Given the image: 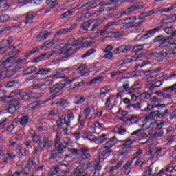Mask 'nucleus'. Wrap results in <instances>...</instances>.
I'll return each instance as SVG.
<instances>
[{"label": "nucleus", "instance_id": "obj_1", "mask_svg": "<svg viewBox=\"0 0 176 176\" xmlns=\"http://www.w3.org/2000/svg\"><path fill=\"white\" fill-rule=\"evenodd\" d=\"M105 137H107V135L105 133H102L96 139V144H102L103 142H106V146L100 149L98 159L87 164V168H89L91 171L95 170L92 176H100V170H101V165L100 163H101V162H104V160H105L107 157H109V156H111L112 150L109 149L116 145V136H113L112 138L109 140L105 138Z\"/></svg>", "mask_w": 176, "mask_h": 176}, {"label": "nucleus", "instance_id": "obj_2", "mask_svg": "<svg viewBox=\"0 0 176 176\" xmlns=\"http://www.w3.org/2000/svg\"><path fill=\"white\" fill-rule=\"evenodd\" d=\"M34 144H38V148L41 149V152L43 151V148H52V142L49 139L43 135H37L34 139Z\"/></svg>", "mask_w": 176, "mask_h": 176}, {"label": "nucleus", "instance_id": "obj_3", "mask_svg": "<svg viewBox=\"0 0 176 176\" xmlns=\"http://www.w3.org/2000/svg\"><path fill=\"white\" fill-rule=\"evenodd\" d=\"M137 20V17L135 16H130L129 18H126L122 21V24H125L124 25L126 28H131V27H141L142 23L145 21V20H142L140 22L134 23Z\"/></svg>", "mask_w": 176, "mask_h": 176}, {"label": "nucleus", "instance_id": "obj_4", "mask_svg": "<svg viewBox=\"0 0 176 176\" xmlns=\"http://www.w3.org/2000/svg\"><path fill=\"white\" fill-rule=\"evenodd\" d=\"M75 165L76 170L70 176H90L87 173L83 175L85 173V165L82 164V161L76 162Z\"/></svg>", "mask_w": 176, "mask_h": 176}, {"label": "nucleus", "instance_id": "obj_5", "mask_svg": "<svg viewBox=\"0 0 176 176\" xmlns=\"http://www.w3.org/2000/svg\"><path fill=\"white\" fill-rule=\"evenodd\" d=\"M164 27V26L163 25H161L160 26L156 27L154 29H151L146 31V33L141 36L140 41H145V39H148V38H151V36H152V34H156V32H159L160 31H162Z\"/></svg>", "mask_w": 176, "mask_h": 176}, {"label": "nucleus", "instance_id": "obj_6", "mask_svg": "<svg viewBox=\"0 0 176 176\" xmlns=\"http://www.w3.org/2000/svg\"><path fill=\"white\" fill-rule=\"evenodd\" d=\"M50 159L54 160L57 163H63L64 162V155L61 154V153H56V151H51V154L50 155Z\"/></svg>", "mask_w": 176, "mask_h": 176}, {"label": "nucleus", "instance_id": "obj_7", "mask_svg": "<svg viewBox=\"0 0 176 176\" xmlns=\"http://www.w3.org/2000/svg\"><path fill=\"white\" fill-rule=\"evenodd\" d=\"M76 27H78V25L77 24H73L69 28L60 29L59 31H58L54 34V37L57 38V36H60V35H64L65 34H68V32H71L72 30H74V28H75Z\"/></svg>", "mask_w": 176, "mask_h": 176}, {"label": "nucleus", "instance_id": "obj_8", "mask_svg": "<svg viewBox=\"0 0 176 176\" xmlns=\"http://www.w3.org/2000/svg\"><path fill=\"white\" fill-rule=\"evenodd\" d=\"M164 134V132L163 131H156L154 129H151L148 132V135L150 136V138L153 140V141H155L157 140L160 137H163Z\"/></svg>", "mask_w": 176, "mask_h": 176}, {"label": "nucleus", "instance_id": "obj_9", "mask_svg": "<svg viewBox=\"0 0 176 176\" xmlns=\"http://www.w3.org/2000/svg\"><path fill=\"white\" fill-rule=\"evenodd\" d=\"M10 67V65H9L8 60L6 58H2L0 62V74L1 75L2 78V74L3 72H6L8 71V68Z\"/></svg>", "mask_w": 176, "mask_h": 176}, {"label": "nucleus", "instance_id": "obj_10", "mask_svg": "<svg viewBox=\"0 0 176 176\" xmlns=\"http://www.w3.org/2000/svg\"><path fill=\"white\" fill-rule=\"evenodd\" d=\"M80 45V40L76 39L74 37L68 38L65 43V46H73L74 47H78V45Z\"/></svg>", "mask_w": 176, "mask_h": 176}, {"label": "nucleus", "instance_id": "obj_11", "mask_svg": "<svg viewBox=\"0 0 176 176\" xmlns=\"http://www.w3.org/2000/svg\"><path fill=\"white\" fill-rule=\"evenodd\" d=\"M94 112V106H89L84 110L85 115V119H91L93 118V113Z\"/></svg>", "mask_w": 176, "mask_h": 176}, {"label": "nucleus", "instance_id": "obj_12", "mask_svg": "<svg viewBox=\"0 0 176 176\" xmlns=\"http://www.w3.org/2000/svg\"><path fill=\"white\" fill-rule=\"evenodd\" d=\"M139 120H141V117L138 116H133L130 118H126L124 120V123H126V124H129V126H131V124H133V123L137 124Z\"/></svg>", "mask_w": 176, "mask_h": 176}, {"label": "nucleus", "instance_id": "obj_13", "mask_svg": "<svg viewBox=\"0 0 176 176\" xmlns=\"http://www.w3.org/2000/svg\"><path fill=\"white\" fill-rule=\"evenodd\" d=\"M12 42H13V38L9 37L7 40L4 39L0 42V52L3 49H6V47H9L10 45H12Z\"/></svg>", "mask_w": 176, "mask_h": 176}, {"label": "nucleus", "instance_id": "obj_14", "mask_svg": "<svg viewBox=\"0 0 176 176\" xmlns=\"http://www.w3.org/2000/svg\"><path fill=\"white\" fill-rule=\"evenodd\" d=\"M150 56H153V57H157L158 58H163L167 57V54L166 51L157 52L153 51L151 52Z\"/></svg>", "mask_w": 176, "mask_h": 176}, {"label": "nucleus", "instance_id": "obj_15", "mask_svg": "<svg viewBox=\"0 0 176 176\" xmlns=\"http://www.w3.org/2000/svg\"><path fill=\"white\" fill-rule=\"evenodd\" d=\"M50 35V33L47 30H45L44 32H40L36 38L37 42H41L42 39H46Z\"/></svg>", "mask_w": 176, "mask_h": 176}, {"label": "nucleus", "instance_id": "obj_16", "mask_svg": "<svg viewBox=\"0 0 176 176\" xmlns=\"http://www.w3.org/2000/svg\"><path fill=\"white\" fill-rule=\"evenodd\" d=\"M147 105L146 108H144L143 109V111H144V112H149V111H151V109H153V107H155V108H157L158 109H160L161 108H164V107H166V105L164 104H155L153 105H151L149 104H147L146 102V104Z\"/></svg>", "mask_w": 176, "mask_h": 176}, {"label": "nucleus", "instance_id": "obj_17", "mask_svg": "<svg viewBox=\"0 0 176 176\" xmlns=\"http://www.w3.org/2000/svg\"><path fill=\"white\" fill-rule=\"evenodd\" d=\"M86 98L82 96H77L74 97V104L76 105H82V102H85Z\"/></svg>", "mask_w": 176, "mask_h": 176}, {"label": "nucleus", "instance_id": "obj_18", "mask_svg": "<svg viewBox=\"0 0 176 176\" xmlns=\"http://www.w3.org/2000/svg\"><path fill=\"white\" fill-rule=\"evenodd\" d=\"M146 104V102H140L137 104H129L127 108L130 109L131 107L134 108V109H141V108H144V105Z\"/></svg>", "mask_w": 176, "mask_h": 176}, {"label": "nucleus", "instance_id": "obj_19", "mask_svg": "<svg viewBox=\"0 0 176 176\" xmlns=\"http://www.w3.org/2000/svg\"><path fill=\"white\" fill-rule=\"evenodd\" d=\"M20 66L14 67L12 69L9 70L7 74H6V78H10V76H13L16 72H18V71H20Z\"/></svg>", "mask_w": 176, "mask_h": 176}, {"label": "nucleus", "instance_id": "obj_20", "mask_svg": "<svg viewBox=\"0 0 176 176\" xmlns=\"http://www.w3.org/2000/svg\"><path fill=\"white\" fill-rule=\"evenodd\" d=\"M37 68L35 66H30L23 70L24 75H30V74H34V72H36Z\"/></svg>", "mask_w": 176, "mask_h": 176}, {"label": "nucleus", "instance_id": "obj_21", "mask_svg": "<svg viewBox=\"0 0 176 176\" xmlns=\"http://www.w3.org/2000/svg\"><path fill=\"white\" fill-rule=\"evenodd\" d=\"M144 50V45H135L132 50L131 53H135V54H138L140 52Z\"/></svg>", "mask_w": 176, "mask_h": 176}, {"label": "nucleus", "instance_id": "obj_22", "mask_svg": "<svg viewBox=\"0 0 176 176\" xmlns=\"http://www.w3.org/2000/svg\"><path fill=\"white\" fill-rule=\"evenodd\" d=\"M49 72H52V69L50 68H43L40 69L36 73V75H49Z\"/></svg>", "mask_w": 176, "mask_h": 176}, {"label": "nucleus", "instance_id": "obj_23", "mask_svg": "<svg viewBox=\"0 0 176 176\" xmlns=\"http://www.w3.org/2000/svg\"><path fill=\"white\" fill-rule=\"evenodd\" d=\"M30 121V117L28 116H20V125L21 126H25L27 123Z\"/></svg>", "mask_w": 176, "mask_h": 176}, {"label": "nucleus", "instance_id": "obj_24", "mask_svg": "<svg viewBox=\"0 0 176 176\" xmlns=\"http://www.w3.org/2000/svg\"><path fill=\"white\" fill-rule=\"evenodd\" d=\"M60 94H62L60 91L55 92L54 94L50 96L49 98L45 99L43 102V104H46V102H49L50 100H54V98H56V97H58V96H60Z\"/></svg>", "mask_w": 176, "mask_h": 176}, {"label": "nucleus", "instance_id": "obj_25", "mask_svg": "<svg viewBox=\"0 0 176 176\" xmlns=\"http://www.w3.org/2000/svg\"><path fill=\"white\" fill-rule=\"evenodd\" d=\"M35 166H36V162H35V161L29 160L28 161V166L25 167V171L30 173V171H31V167H35Z\"/></svg>", "mask_w": 176, "mask_h": 176}, {"label": "nucleus", "instance_id": "obj_26", "mask_svg": "<svg viewBox=\"0 0 176 176\" xmlns=\"http://www.w3.org/2000/svg\"><path fill=\"white\" fill-rule=\"evenodd\" d=\"M60 52L63 54H65L67 53H70V54H72L75 52V50L72 47H70L69 48H67V47H63L60 48Z\"/></svg>", "mask_w": 176, "mask_h": 176}, {"label": "nucleus", "instance_id": "obj_27", "mask_svg": "<svg viewBox=\"0 0 176 176\" xmlns=\"http://www.w3.org/2000/svg\"><path fill=\"white\" fill-rule=\"evenodd\" d=\"M135 142V140L134 139H126L122 141V146H129L130 145H133Z\"/></svg>", "mask_w": 176, "mask_h": 176}, {"label": "nucleus", "instance_id": "obj_28", "mask_svg": "<svg viewBox=\"0 0 176 176\" xmlns=\"http://www.w3.org/2000/svg\"><path fill=\"white\" fill-rule=\"evenodd\" d=\"M35 16H36L35 14H28L24 20V23L25 24H30L32 20H34V19H35Z\"/></svg>", "mask_w": 176, "mask_h": 176}, {"label": "nucleus", "instance_id": "obj_29", "mask_svg": "<svg viewBox=\"0 0 176 176\" xmlns=\"http://www.w3.org/2000/svg\"><path fill=\"white\" fill-rule=\"evenodd\" d=\"M157 113H159V111H151L150 113V114L147 115L146 117H145V122H148L149 119H153V118H155V116H157Z\"/></svg>", "mask_w": 176, "mask_h": 176}, {"label": "nucleus", "instance_id": "obj_30", "mask_svg": "<svg viewBox=\"0 0 176 176\" xmlns=\"http://www.w3.org/2000/svg\"><path fill=\"white\" fill-rule=\"evenodd\" d=\"M46 3L50 6L51 9H54L58 5V0H47Z\"/></svg>", "mask_w": 176, "mask_h": 176}, {"label": "nucleus", "instance_id": "obj_31", "mask_svg": "<svg viewBox=\"0 0 176 176\" xmlns=\"http://www.w3.org/2000/svg\"><path fill=\"white\" fill-rule=\"evenodd\" d=\"M56 104L63 107V108H65V107L68 105V100L65 98H61L58 102H56Z\"/></svg>", "mask_w": 176, "mask_h": 176}, {"label": "nucleus", "instance_id": "obj_32", "mask_svg": "<svg viewBox=\"0 0 176 176\" xmlns=\"http://www.w3.org/2000/svg\"><path fill=\"white\" fill-rule=\"evenodd\" d=\"M94 53H96V49L91 48L87 52H85L84 54L81 56L82 58H85V57H89V56H91V54H94Z\"/></svg>", "mask_w": 176, "mask_h": 176}, {"label": "nucleus", "instance_id": "obj_33", "mask_svg": "<svg viewBox=\"0 0 176 176\" xmlns=\"http://www.w3.org/2000/svg\"><path fill=\"white\" fill-rule=\"evenodd\" d=\"M9 119L6 118L1 119V120L0 121V130L1 129H3L5 126H6V124H9Z\"/></svg>", "mask_w": 176, "mask_h": 176}, {"label": "nucleus", "instance_id": "obj_34", "mask_svg": "<svg viewBox=\"0 0 176 176\" xmlns=\"http://www.w3.org/2000/svg\"><path fill=\"white\" fill-rule=\"evenodd\" d=\"M58 151V153L63 154V152H65L67 147L63 146V144H59L58 146L56 147Z\"/></svg>", "mask_w": 176, "mask_h": 176}, {"label": "nucleus", "instance_id": "obj_35", "mask_svg": "<svg viewBox=\"0 0 176 176\" xmlns=\"http://www.w3.org/2000/svg\"><path fill=\"white\" fill-rule=\"evenodd\" d=\"M37 52H39V47H34L29 52L25 54V57H30L31 54H35V53H36Z\"/></svg>", "mask_w": 176, "mask_h": 176}, {"label": "nucleus", "instance_id": "obj_36", "mask_svg": "<svg viewBox=\"0 0 176 176\" xmlns=\"http://www.w3.org/2000/svg\"><path fill=\"white\" fill-rule=\"evenodd\" d=\"M63 143L65 144V145H67V146H74V143L69 138H65L63 139Z\"/></svg>", "mask_w": 176, "mask_h": 176}, {"label": "nucleus", "instance_id": "obj_37", "mask_svg": "<svg viewBox=\"0 0 176 176\" xmlns=\"http://www.w3.org/2000/svg\"><path fill=\"white\" fill-rule=\"evenodd\" d=\"M28 3H33L34 6H38L42 3V0H29V1L25 3L23 5H27Z\"/></svg>", "mask_w": 176, "mask_h": 176}, {"label": "nucleus", "instance_id": "obj_38", "mask_svg": "<svg viewBox=\"0 0 176 176\" xmlns=\"http://www.w3.org/2000/svg\"><path fill=\"white\" fill-rule=\"evenodd\" d=\"M72 83V80L67 81V83H57L56 86L58 87V90H61V89H64L67 85H71Z\"/></svg>", "mask_w": 176, "mask_h": 176}, {"label": "nucleus", "instance_id": "obj_39", "mask_svg": "<svg viewBox=\"0 0 176 176\" xmlns=\"http://www.w3.org/2000/svg\"><path fill=\"white\" fill-rule=\"evenodd\" d=\"M47 53H43L38 56L36 57L34 60L32 61V63H39V61L43 60L45 58V56L47 55Z\"/></svg>", "mask_w": 176, "mask_h": 176}, {"label": "nucleus", "instance_id": "obj_40", "mask_svg": "<svg viewBox=\"0 0 176 176\" xmlns=\"http://www.w3.org/2000/svg\"><path fill=\"white\" fill-rule=\"evenodd\" d=\"M19 82V80H13L12 81H10L6 85V87H13V86H16V85H17Z\"/></svg>", "mask_w": 176, "mask_h": 176}, {"label": "nucleus", "instance_id": "obj_41", "mask_svg": "<svg viewBox=\"0 0 176 176\" xmlns=\"http://www.w3.org/2000/svg\"><path fill=\"white\" fill-rule=\"evenodd\" d=\"M138 86H140V82L135 81L133 85L129 89L126 90V91H128L129 94H130L131 91L136 90Z\"/></svg>", "mask_w": 176, "mask_h": 176}, {"label": "nucleus", "instance_id": "obj_42", "mask_svg": "<svg viewBox=\"0 0 176 176\" xmlns=\"http://www.w3.org/2000/svg\"><path fill=\"white\" fill-rule=\"evenodd\" d=\"M95 5L97 6H100V5L102 6H107V5H111V3H109V1L107 2V3H105V1L104 0L102 1H96L94 2Z\"/></svg>", "mask_w": 176, "mask_h": 176}, {"label": "nucleus", "instance_id": "obj_43", "mask_svg": "<svg viewBox=\"0 0 176 176\" xmlns=\"http://www.w3.org/2000/svg\"><path fill=\"white\" fill-rule=\"evenodd\" d=\"M18 93V96H20V100H24V98H25V96H27V92L24 91V90L23 89H20L19 90V91H17Z\"/></svg>", "mask_w": 176, "mask_h": 176}, {"label": "nucleus", "instance_id": "obj_44", "mask_svg": "<svg viewBox=\"0 0 176 176\" xmlns=\"http://www.w3.org/2000/svg\"><path fill=\"white\" fill-rule=\"evenodd\" d=\"M174 30V28H173V26L170 27H166L164 28V32H166V34H168V35H173V32Z\"/></svg>", "mask_w": 176, "mask_h": 176}, {"label": "nucleus", "instance_id": "obj_45", "mask_svg": "<svg viewBox=\"0 0 176 176\" xmlns=\"http://www.w3.org/2000/svg\"><path fill=\"white\" fill-rule=\"evenodd\" d=\"M8 111L9 113H11L12 115H13V113H14V112H16V111H17V108L16 107H14V105H13V104H9Z\"/></svg>", "mask_w": 176, "mask_h": 176}, {"label": "nucleus", "instance_id": "obj_46", "mask_svg": "<svg viewBox=\"0 0 176 176\" xmlns=\"http://www.w3.org/2000/svg\"><path fill=\"white\" fill-rule=\"evenodd\" d=\"M26 96L27 97H28V98H34L35 100L39 98V97L38 96V94H34L33 92H26Z\"/></svg>", "mask_w": 176, "mask_h": 176}, {"label": "nucleus", "instance_id": "obj_47", "mask_svg": "<svg viewBox=\"0 0 176 176\" xmlns=\"http://www.w3.org/2000/svg\"><path fill=\"white\" fill-rule=\"evenodd\" d=\"M91 25V21H85L80 25V28H89Z\"/></svg>", "mask_w": 176, "mask_h": 176}, {"label": "nucleus", "instance_id": "obj_48", "mask_svg": "<svg viewBox=\"0 0 176 176\" xmlns=\"http://www.w3.org/2000/svg\"><path fill=\"white\" fill-rule=\"evenodd\" d=\"M71 14H72V11L69 10V11L62 14L60 16V20H63V19H65V18L68 17V16H71Z\"/></svg>", "mask_w": 176, "mask_h": 176}, {"label": "nucleus", "instance_id": "obj_49", "mask_svg": "<svg viewBox=\"0 0 176 176\" xmlns=\"http://www.w3.org/2000/svg\"><path fill=\"white\" fill-rule=\"evenodd\" d=\"M69 152L72 153L74 156H78V155H80V150L76 148H70Z\"/></svg>", "mask_w": 176, "mask_h": 176}, {"label": "nucleus", "instance_id": "obj_50", "mask_svg": "<svg viewBox=\"0 0 176 176\" xmlns=\"http://www.w3.org/2000/svg\"><path fill=\"white\" fill-rule=\"evenodd\" d=\"M124 45L119 46L114 50L115 54H119V53H123Z\"/></svg>", "mask_w": 176, "mask_h": 176}, {"label": "nucleus", "instance_id": "obj_51", "mask_svg": "<svg viewBox=\"0 0 176 176\" xmlns=\"http://www.w3.org/2000/svg\"><path fill=\"white\" fill-rule=\"evenodd\" d=\"M124 71H126V70L111 72V78H115V76H118L120 75L121 74H123V72H124Z\"/></svg>", "mask_w": 176, "mask_h": 176}, {"label": "nucleus", "instance_id": "obj_52", "mask_svg": "<svg viewBox=\"0 0 176 176\" xmlns=\"http://www.w3.org/2000/svg\"><path fill=\"white\" fill-rule=\"evenodd\" d=\"M10 105H14L16 108H19V105H20V102L19 100H12L10 101Z\"/></svg>", "mask_w": 176, "mask_h": 176}, {"label": "nucleus", "instance_id": "obj_53", "mask_svg": "<svg viewBox=\"0 0 176 176\" xmlns=\"http://www.w3.org/2000/svg\"><path fill=\"white\" fill-rule=\"evenodd\" d=\"M138 9H140V7L137 6H131L128 8V14L131 13V12H134V10H138Z\"/></svg>", "mask_w": 176, "mask_h": 176}, {"label": "nucleus", "instance_id": "obj_54", "mask_svg": "<svg viewBox=\"0 0 176 176\" xmlns=\"http://www.w3.org/2000/svg\"><path fill=\"white\" fill-rule=\"evenodd\" d=\"M39 105V102L35 101L30 104L29 107L31 108V109H36V107Z\"/></svg>", "mask_w": 176, "mask_h": 176}, {"label": "nucleus", "instance_id": "obj_55", "mask_svg": "<svg viewBox=\"0 0 176 176\" xmlns=\"http://www.w3.org/2000/svg\"><path fill=\"white\" fill-rule=\"evenodd\" d=\"M113 25H118V22L113 21L109 22L105 26L106 30H108L109 27H113Z\"/></svg>", "mask_w": 176, "mask_h": 176}, {"label": "nucleus", "instance_id": "obj_56", "mask_svg": "<svg viewBox=\"0 0 176 176\" xmlns=\"http://www.w3.org/2000/svg\"><path fill=\"white\" fill-rule=\"evenodd\" d=\"M167 39H168L167 37L166 38H164L162 36V35H160L154 38L153 42H160L162 41H167Z\"/></svg>", "mask_w": 176, "mask_h": 176}, {"label": "nucleus", "instance_id": "obj_57", "mask_svg": "<svg viewBox=\"0 0 176 176\" xmlns=\"http://www.w3.org/2000/svg\"><path fill=\"white\" fill-rule=\"evenodd\" d=\"M1 21H3V23H6V21H8V20L10 19V16H9L6 14H1Z\"/></svg>", "mask_w": 176, "mask_h": 176}, {"label": "nucleus", "instance_id": "obj_58", "mask_svg": "<svg viewBox=\"0 0 176 176\" xmlns=\"http://www.w3.org/2000/svg\"><path fill=\"white\" fill-rule=\"evenodd\" d=\"M112 35L114 38H119L123 35V31L112 32Z\"/></svg>", "mask_w": 176, "mask_h": 176}, {"label": "nucleus", "instance_id": "obj_59", "mask_svg": "<svg viewBox=\"0 0 176 176\" xmlns=\"http://www.w3.org/2000/svg\"><path fill=\"white\" fill-rule=\"evenodd\" d=\"M174 87H176L175 84L173 85L172 86L164 88L163 91H169V90L174 91Z\"/></svg>", "mask_w": 176, "mask_h": 176}, {"label": "nucleus", "instance_id": "obj_60", "mask_svg": "<svg viewBox=\"0 0 176 176\" xmlns=\"http://www.w3.org/2000/svg\"><path fill=\"white\" fill-rule=\"evenodd\" d=\"M104 57L107 60H112V58L113 57V54H112V52H107Z\"/></svg>", "mask_w": 176, "mask_h": 176}, {"label": "nucleus", "instance_id": "obj_61", "mask_svg": "<svg viewBox=\"0 0 176 176\" xmlns=\"http://www.w3.org/2000/svg\"><path fill=\"white\" fill-rule=\"evenodd\" d=\"M166 20H172V21H176V14H175V13L170 14L166 18Z\"/></svg>", "mask_w": 176, "mask_h": 176}, {"label": "nucleus", "instance_id": "obj_62", "mask_svg": "<svg viewBox=\"0 0 176 176\" xmlns=\"http://www.w3.org/2000/svg\"><path fill=\"white\" fill-rule=\"evenodd\" d=\"M133 46L131 45H124V50H123V53H127L129 50H131Z\"/></svg>", "mask_w": 176, "mask_h": 176}, {"label": "nucleus", "instance_id": "obj_63", "mask_svg": "<svg viewBox=\"0 0 176 176\" xmlns=\"http://www.w3.org/2000/svg\"><path fill=\"white\" fill-rule=\"evenodd\" d=\"M53 85V80H47L43 82V86H52Z\"/></svg>", "mask_w": 176, "mask_h": 176}, {"label": "nucleus", "instance_id": "obj_64", "mask_svg": "<svg viewBox=\"0 0 176 176\" xmlns=\"http://www.w3.org/2000/svg\"><path fill=\"white\" fill-rule=\"evenodd\" d=\"M21 173L23 175H28V174H30V173H28V171L25 170V171L15 172L14 173V175L19 176L20 174H21Z\"/></svg>", "mask_w": 176, "mask_h": 176}]
</instances>
